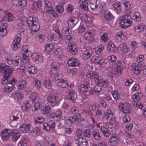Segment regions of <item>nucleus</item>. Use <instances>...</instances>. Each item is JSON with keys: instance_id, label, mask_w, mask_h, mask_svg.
<instances>
[{"instance_id": "6ab92c4d", "label": "nucleus", "mask_w": 146, "mask_h": 146, "mask_svg": "<svg viewBox=\"0 0 146 146\" xmlns=\"http://www.w3.org/2000/svg\"><path fill=\"white\" fill-rule=\"evenodd\" d=\"M11 131L9 129H5L2 132L1 137L3 140H7L9 138L11 135Z\"/></svg>"}, {"instance_id": "a211bd4d", "label": "nucleus", "mask_w": 146, "mask_h": 146, "mask_svg": "<svg viewBox=\"0 0 146 146\" xmlns=\"http://www.w3.org/2000/svg\"><path fill=\"white\" fill-rule=\"evenodd\" d=\"M31 125L30 124H23L20 126V130L23 133L28 132L31 128Z\"/></svg>"}, {"instance_id": "f03ea898", "label": "nucleus", "mask_w": 146, "mask_h": 146, "mask_svg": "<svg viewBox=\"0 0 146 146\" xmlns=\"http://www.w3.org/2000/svg\"><path fill=\"white\" fill-rule=\"evenodd\" d=\"M132 19L131 16L127 14L122 17L119 23L122 28L126 29L130 25Z\"/></svg>"}, {"instance_id": "6e6552de", "label": "nucleus", "mask_w": 146, "mask_h": 146, "mask_svg": "<svg viewBox=\"0 0 146 146\" xmlns=\"http://www.w3.org/2000/svg\"><path fill=\"white\" fill-rule=\"evenodd\" d=\"M77 46L73 42H70L68 44L67 49L69 52L72 54H76L77 52Z\"/></svg>"}, {"instance_id": "a19ab883", "label": "nucleus", "mask_w": 146, "mask_h": 146, "mask_svg": "<svg viewBox=\"0 0 146 146\" xmlns=\"http://www.w3.org/2000/svg\"><path fill=\"white\" fill-rule=\"evenodd\" d=\"M120 50L123 52H126L128 51L126 44L125 43H122L119 45Z\"/></svg>"}, {"instance_id": "a18cd8bd", "label": "nucleus", "mask_w": 146, "mask_h": 146, "mask_svg": "<svg viewBox=\"0 0 146 146\" xmlns=\"http://www.w3.org/2000/svg\"><path fill=\"white\" fill-rule=\"evenodd\" d=\"M133 18L136 21H139L141 19L139 13L138 12L135 13L133 15Z\"/></svg>"}, {"instance_id": "9b49d317", "label": "nucleus", "mask_w": 146, "mask_h": 146, "mask_svg": "<svg viewBox=\"0 0 146 146\" xmlns=\"http://www.w3.org/2000/svg\"><path fill=\"white\" fill-rule=\"evenodd\" d=\"M79 20L78 18L71 17L68 21V24L69 26L72 28L74 27L79 21Z\"/></svg>"}, {"instance_id": "4d7b16f0", "label": "nucleus", "mask_w": 146, "mask_h": 146, "mask_svg": "<svg viewBox=\"0 0 146 146\" xmlns=\"http://www.w3.org/2000/svg\"><path fill=\"white\" fill-rule=\"evenodd\" d=\"M55 9L56 11L60 13H62L64 11L63 7L60 5L56 6Z\"/></svg>"}, {"instance_id": "ea45409f", "label": "nucleus", "mask_w": 146, "mask_h": 146, "mask_svg": "<svg viewBox=\"0 0 146 146\" xmlns=\"http://www.w3.org/2000/svg\"><path fill=\"white\" fill-rule=\"evenodd\" d=\"M59 84L62 88H67L68 86V82L66 80L62 79L58 82Z\"/></svg>"}, {"instance_id": "58836bf2", "label": "nucleus", "mask_w": 146, "mask_h": 146, "mask_svg": "<svg viewBox=\"0 0 146 146\" xmlns=\"http://www.w3.org/2000/svg\"><path fill=\"white\" fill-rule=\"evenodd\" d=\"M31 9L33 11L34 13H35L39 11V6L36 1H34L33 3Z\"/></svg>"}, {"instance_id": "c9c22d12", "label": "nucleus", "mask_w": 146, "mask_h": 146, "mask_svg": "<svg viewBox=\"0 0 146 146\" xmlns=\"http://www.w3.org/2000/svg\"><path fill=\"white\" fill-rule=\"evenodd\" d=\"M44 8L47 11H50V9L52 7L51 6V3L48 0H45L44 1Z\"/></svg>"}, {"instance_id": "49530a36", "label": "nucleus", "mask_w": 146, "mask_h": 146, "mask_svg": "<svg viewBox=\"0 0 146 146\" xmlns=\"http://www.w3.org/2000/svg\"><path fill=\"white\" fill-rule=\"evenodd\" d=\"M53 48V45L50 44H46L44 47V50L47 52H50Z\"/></svg>"}, {"instance_id": "dca6fc26", "label": "nucleus", "mask_w": 146, "mask_h": 146, "mask_svg": "<svg viewBox=\"0 0 146 146\" xmlns=\"http://www.w3.org/2000/svg\"><path fill=\"white\" fill-rule=\"evenodd\" d=\"M7 24L5 23L3 24L0 27V36H3L6 35L7 33Z\"/></svg>"}, {"instance_id": "2f4dec72", "label": "nucleus", "mask_w": 146, "mask_h": 146, "mask_svg": "<svg viewBox=\"0 0 146 146\" xmlns=\"http://www.w3.org/2000/svg\"><path fill=\"white\" fill-rule=\"evenodd\" d=\"M5 19L6 21L8 22H11L13 19V17L12 14L10 12L7 13V12L4 16Z\"/></svg>"}, {"instance_id": "338daca9", "label": "nucleus", "mask_w": 146, "mask_h": 146, "mask_svg": "<svg viewBox=\"0 0 146 146\" xmlns=\"http://www.w3.org/2000/svg\"><path fill=\"white\" fill-rule=\"evenodd\" d=\"M74 9L73 6L71 4H69L66 8V11L69 13H70Z\"/></svg>"}, {"instance_id": "09e8293b", "label": "nucleus", "mask_w": 146, "mask_h": 146, "mask_svg": "<svg viewBox=\"0 0 146 146\" xmlns=\"http://www.w3.org/2000/svg\"><path fill=\"white\" fill-rule=\"evenodd\" d=\"M86 40L89 41H92L93 39V37L91 34H89V33H86L84 35Z\"/></svg>"}, {"instance_id": "c756f323", "label": "nucleus", "mask_w": 146, "mask_h": 146, "mask_svg": "<svg viewBox=\"0 0 146 146\" xmlns=\"http://www.w3.org/2000/svg\"><path fill=\"white\" fill-rule=\"evenodd\" d=\"M145 27L144 25L139 24L135 27L134 30L136 32H141L143 31Z\"/></svg>"}, {"instance_id": "5fc2aeb1", "label": "nucleus", "mask_w": 146, "mask_h": 146, "mask_svg": "<svg viewBox=\"0 0 146 146\" xmlns=\"http://www.w3.org/2000/svg\"><path fill=\"white\" fill-rule=\"evenodd\" d=\"M38 96L37 93L33 92L30 95V98L32 102H34L35 101Z\"/></svg>"}, {"instance_id": "bb28decb", "label": "nucleus", "mask_w": 146, "mask_h": 146, "mask_svg": "<svg viewBox=\"0 0 146 146\" xmlns=\"http://www.w3.org/2000/svg\"><path fill=\"white\" fill-rule=\"evenodd\" d=\"M76 120L79 121V118L77 117L76 115H73L69 116L66 120V121L68 124H71L74 123Z\"/></svg>"}, {"instance_id": "e433bc0d", "label": "nucleus", "mask_w": 146, "mask_h": 146, "mask_svg": "<svg viewBox=\"0 0 146 146\" xmlns=\"http://www.w3.org/2000/svg\"><path fill=\"white\" fill-rule=\"evenodd\" d=\"M141 67L139 66L138 64H137L133 66L132 70L134 73L138 74L141 72Z\"/></svg>"}, {"instance_id": "4be33fe9", "label": "nucleus", "mask_w": 146, "mask_h": 146, "mask_svg": "<svg viewBox=\"0 0 146 146\" xmlns=\"http://www.w3.org/2000/svg\"><path fill=\"white\" fill-rule=\"evenodd\" d=\"M86 76L90 77L92 79L95 80L96 78H99V73L96 72L90 71L87 72L86 74Z\"/></svg>"}, {"instance_id": "680f3d73", "label": "nucleus", "mask_w": 146, "mask_h": 146, "mask_svg": "<svg viewBox=\"0 0 146 146\" xmlns=\"http://www.w3.org/2000/svg\"><path fill=\"white\" fill-rule=\"evenodd\" d=\"M27 141V139L22 138V141L18 143V146H27L26 142Z\"/></svg>"}, {"instance_id": "0eeeda50", "label": "nucleus", "mask_w": 146, "mask_h": 146, "mask_svg": "<svg viewBox=\"0 0 146 146\" xmlns=\"http://www.w3.org/2000/svg\"><path fill=\"white\" fill-rule=\"evenodd\" d=\"M55 122L50 120L48 123H44L43 125V129L45 131H49L51 129H53L55 126Z\"/></svg>"}, {"instance_id": "72a5a7b5", "label": "nucleus", "mask_w": 146, "mask_h": 146, "mask_svg": "<svg viewBox=\"0 0 146 146\" xmlns=\"http://www.w3.org/2000/svg\"><path fill=\"white\" fill-rule=\"evenodd\" d=\"M20 115V114L17 113V111L13 112V115L10 117V121L17 120Z\"/></svg>"}, {"instance_id": "ddd939ff", "label": "nucleus", "mask_w": 146, "mask_h": 146, "mask_svg": "<svg viewBox=\"0 0 146 146\" xmlns=\"http://www.w3.org/2000/svg\"><path fill=\"white\" fill-rule=\"evenodd\" d=\"M62 111L61 110H58L52 113L51 115V117L54 120L58 121L61 118Z\"/></svg>"}, {"instance_id": "b1692460", "label": "nucleus", "mask_w": 146, "mask_h": 146, "mask_svg": "<svg viewBox=\"0 0 146 146\" xmlns=\"http://www.w3.org/2000/svg\"><path fill=\"white\" fill-rule=\"evenodd\" d=\"M67 98L72 100H74L77 97L76 94L73 90H70L66 92Z\"/></svg>"}, {"instance_id": "1a4fd4ad", "label": "nucleus", "mask_w": 146, "mask_h": 146, "mask_svg": "<svg viewBox=\"0 0 146 146\" xmlns=\"http://www.w3.org/2000/svg\"><path fill=\"white\" fill-rule=\"evenodd\" d=\"M58 99V97L54 96H50L47 97L48 101L50 103L51 105L53 107L58 105L59 103Z\"/></svg>"}, {"instance_id": "a878e982", "label": "nucleus", "mask_w": 146, "mask_h": 146, "mask_svg": "<svg viewBox=\"0 0 146 146\" xmlns=\"http://www.w3.org/2000/svg\"><path fill=\"white\" fill-rule=\"evenodd\" d=\"M92 136L95 139L99 141L101 140L102 137L98 130L96 129L93 130L92 132Z\"/></svg>"}, {"instance_id": "c03bdc74", "label": "nucleus", "mask_w": 146, "mask_h": 146, "mask_svg": "<svg viewBox=\"0 0 146 146\" xmlns=\"http://www.w3.org/2000/svg\"><path fill=\"white\" fill-rule=\"evenodd\" d=\"M27 86V82L25 80L21 81L20 82L18 86V88L19 89L22 90L25 88Z\"/></svg>"}, {"instance_id": "39448f33", "label": "nucleus", "mask_w": 146, "mask_h": 146, "mask_svg": "<svg viewBox=\"0 0 146 146\" xmlns=\"http://www.w3.org/2000/svg\"><path fill=\"white\" fill-rule=\"evenodd\" d=\"M21 37L20 34L18 33L15 35L11 46L13 50H16L20 47L19 43L21 40Z\"/></svg>"}, {"instance_id": "e2e57ef3", "label": "nucleus", "mask_w": 146, "mask_h": 146, "mask_svg": "<svg viewBox=\"0 0 146 146\" xmlns=\"http://www.w3.org/2000/svg\"><path fill=\"white\" fill-rule=\"evenodd\" d=\"M108 39V36L106 34H104L101 36L100 40L104 42H107Z\"/></svg>"}, {"instance_id": "393cba45", "label": "nucleus", "mask_w": 146, "mask_h": 146, "mask_svg": "<svg viewBox=\"0 0 146 146\" xmlns=\"http://www.w3.org/2000/svg\"><path fill=\"white\" fill-rule=\"evenodd\" d=\"M107 48L110 52L114 53L116 52L117 51V47H115L114 44L111 42H109L108 44Z\"/></svg>"}, {"instance_id": "2eb2a0df", "label": "nucleus", "mask_w": 146, "mask_h": 146, "mask_svg": "<svg viewBox=\"0 0 146 146\" xmlns=\"http://www.w3.org/2000/svg\"><path fill=\"white\" fill-rule=\"evenodd\" d=\"M76 140V143L79 146H87L88 145L87 140L81 137H77Z\"/></svg>"}, {"instance_id": "052dcab7", "label": "nucleus", "mask_w": 146, "mask_h": 146, "mask_svg": "<svg viewBox=\"0 0 146 146\" xmlns=\"http://www.w3.org/2000/svg\"><path fill=\"white\" fill-rule=\"evenodd\" d=\"M27 3V0H19V6H20L21 7L23 8L26 6Z\"/></svg>"}, {"instance_id": "37998d69", "label": "nucleus", "mask_w": 146, "mask_h": 146, "mask_svg": "<svg viewBox=\"0 0 146 146\" xmlns=\"http://www.w3.org/2000/svg\"><path fill=\"white\" fill-rule=\"evenodd\" d=\"M30 106V104L28 102H25L22 105V109L23 111H27L29 109Z\"/></svg>"}, {"instance_id": "c85d7f7f", "label": "nucleus", "mask_w": 146, "mask_h": 146, "mask_svg": "<svg viewBox=\"0 0 146 146\" xmlns=\"http://www.w3.org/2000/svg\"><path fill=\"white\" fill-rule=\"evenodd\" d=\"M100 129L104 135L106 137H108L111 134V132L110 131L106 126H102Z\"/></svg>"}, {"instance_id": "4c0bfd02", "label": "nucleus", "mask_w": 146, "mask_h": 146, "mask_svg": "<svg viewBox=\"0 0 146 146\" xmlns=\"http://www.w3.org/2000/svg\"><path fill=\"white\" fill-rule=\"evenodd\" d=\"M62 34L65 36H66L68 35L71 34V31L68 27H64L61 31Z\"/></svg>"}, {"instance_id": "79ce46f5", "label": "nucleus", "mask_w": 146, "mask_h": 146, "mask_svg": "<svg viewBox=\"0 0 146 146\" xmlns=\"http://www.w3.org/2000/svg\"><path fill=\"white\" fill-rule=\"evenodd\" d=\"M104 17L106 20L110 21L112 19L113 16L111 12L109 11H108L104 14Z\"/></svg>"}, {"instance_id": "8fccbe9b", "label": "nucleus", "mask_w": 146, "mask_h": 146, "mask_svg": "<svg viewBox=\"0 0 146 146\" xmlns=\"http://www.w3.org/2000/svg\"><path fill=\"white\" fill-rule=\"evenodd\" d=\"M13 88L12 86L7 84L5 86L4 89V92L7 93H9L12 91Z\"/></svg>"}, {"instance_id": "20e7f679", "label": "nucleus", "mask_w": 146, "mask_h": 146, "mask_svg": "<svg viewBox=\"0 0 146 146\" xmlns=\"http://www.w3.org/2000/svg\"><path fill=\"white\" fill-rule=\"evenodd\" d=\"M78 90L79 91L82 93H86V95H89L92 94L90 88L87 85L84 84H81L78 86Z\"/></svg>"}, {"instance_id": "7c9ffc66", "label": "nucleus", "mask_w": 146, "mask_h": 146, "mask_svg": "<svg viewBox=\"0 0 146 146\" xmlns=\"http://www.w3.org/2000/svg\"><path fill=\"white\" fill-rule=\"evenodd\" d=\"M92 54L91 50L87 49L85 51L83 55V58L84 60H87L91 56Z\"/></svg>"}, {"instance_id": "f257e3e1", "label": "nucleus", "mask_w": 146, "mask_h": 146, "mask_svg": "<svg viewBox=\"0 0 146 146\" xmlns=\"http://www.w3.org/2000/svg\"><path fill=\"white\" fill-rule=\"evenodd\" d=\"M27 23L30 29L33 31H36L40 28L38 19L36 17L31 16L27 19Z\"/></svg>"}, {"instance_id": "412c9836", "label": "nucleus", "mask_w": 146, "mask_h": 146, "mask_svg": "<svg viewBox=\"0 0 146 146\" xmlns=\"http://www.w3.org/2000/svg\"><path fill=\"white\" fill-rule=\"evenodd\" d=\"M100 2V0H90V5L91 9L94 10L96 9Z\"/></svg>"}, {"instance_id": "774afa93", "label": "nucleus", "mask_w": 146, "mask_h": 146, "mask_svg": "<svg viewBox=\"0 0 146 146\" xmlns=\"http://www.w3.org/2000/svg\"><path fill=\"white\" fill-rule=\"evenodd\" d=\"M35 120L36 123H42L44 121V118L42 117H36L35 119Z\"/></svg>"}, {"instance_id": "f704fd0d", "label": "nucleus", "mask_w": 146, "mask_h": 146, "mask_svg": "<svg viewBox=\"0 0 146 146\" xmlns=\"http://www.w3.org/2000/svg\"><path fill=\"white\" fill-rule=\"evenodd\" d=\"M41 113L44 114H48L51 112L50 107L49 106L43 107L41 109Z\"/></svg>"}, {"instance_id": "de8ad7c7", "label": "nucleus", "mask_w": 146, "mask_h": 146, "mask_svg": "<svg viewBox=\"0 0 146 146\" xmlns=\"http://www.w3.org/2000/svg\"><path fill=\"white\" fill-rule=\"evenodd\" d=\"M28 71L30 74H35L37 72V69L35 66H31L28 68Z\"/></svg>"}, {"instance_id": "4468645a", "label": "nucleus", "mask_w": 146, "mask_h": 146, "mask_svg": "<svg viewBox=\"0 0 146 146\" xmlns=\"http://www.w3.org/2000/svg\"><path fill=\"white\" fill-rule=\"evenodd\" d=\"M32 57L33 61L36 64L41 62L43 59L42 56L41 54H38L36 53L33 54L32 55Z\"/></svg>"}, {"instance_id": "69168bd1", "label": "nucleus", "mask_w": 146, "mask_h": 146, "mask_svg": "<svg viewBox=\"0 0 146 146\" xmlns=\"http://www.w3.org/2000/svg\"><path fill=\"white\" fill-rule=\"evenodd\" d=\"M99 7L101 11H104L107 9L106 5L104 3H102Z\"/></svg>"}, {"instance_id": "7ed1b4c3", "label": "nucleus", "mask_w": 146, "mask_h": 146, "mask_svg": "<svg viewBox=\"0 0 146 146\" xmlns=\"http://www.w3.org/2000/svg\"><path fill=\"white\" fill-rule=\"evenodd\" d=\"M13 69L7 65L5 63L0 64V72H3V74L6 77H9L11 76Z\"/></svg>"}, {"instance_id": "9d476101", "label": "nucleus", "mask_w": 146, "mask_h": 146, "mask_svg": "<svg viewBox=\"0 0 146 146\" xmlns=\"http://www.w3.org/2000/svg\"><path fill=\"white\" fill-rule=\"evenodd\" d=\"M125 67V64L123 61L118 62L117 63V66L116 68V72L119 75L122 74L121 72Z\"/></svg>"}, {"instance_id": "423d86ee", "label": "nucleus", "mask_w": 146, "mask_h": 146, "mask_svg": "<svg viewBox=\"0 0 146 146\" xmlns=\"http://www.w3.org/2000/svg\"><path fill=\"white\" fill-rule=\"evenodd\" d=\"M118 107L121 110H122L125 113H130L131 112V106L129 103L119 104Z\"/></svg>"}, {"instance_id": "13d9d810", "label": "nucleus", "mask_w": 146, "mask_h": 146, "mask_svg": "<svg viewBox=\"0 0 146 146\" xmlns=\"http://www.w3.org/2000/svg\"><path fill=\"white\" fill-rule=\"evenodd\" d=\"M84 135L88 137H90L91 136L92 132L89 129H87L85 130L83 132Z\"/></svg>"}, {"instance_id": "3c124183", "label": "nucleus", "mask_w": 146, "mask_h": 146, "mask_svg": "<svg viewBox=\"0 0 146 146\" xmlns=\"http://www.w3.org/2000/svg\"><path fill=\"white\" fill-rule=\"evenodd\" d=\"M40 129L39 127H36L34 128L31 131V133L33 136H36L40 131Z\"/></svg>"}, {"instance_id": "6e6d98bb", "label": "nucleus", "mask_w": 146, "mask_h": 146, "mask_svg": "<svg viewBox=\"0 0 146 146\" xmlns=\"http://www.w3.org/2000/svg\"><path fill=\"white\" fill-rule=\"evenodd\" d=\"M22 59L20 57L18 56L17 59L14 60L13 64L15 66H18L20 65L22 63Z\"/></svg>"}, {"instance_id": "aec40b11", "label": "nucleus", "mask_w": 146, "mask_h": 146, "mask_svg": "<svg viewBox=\"0 0 146 146\" xmlns=\"http://www.w3.org/2000/svg\"><path fill=\"white\" fill-rule=\"evenodd\" d=\"M11 133L12 140L16 141L19 138L21 133L18 130L16 129L13 130Z\"/></svg>"}, {"instance_id": "f3484780", "label": "nucleus", "mask_w": 146, "mask_h": 146, "mask_svg": "<svg viewBox=\"0 0 146 146\" xmlns=\"http://www.w3.org/2000/svg\"><path fill=\"white\" fill-rule=\"evenodd\" d=\"M67 63L69 65L72 67L79 66L80 64L79 60L73 58H69L68 61Z\"/></svg>"}, {"instance_id": "bf43d9fd", "label": "nucleus", "mask_w": 146, "mask_h": 146, "mask_svg": "<svg viewBox=\"0 0 146 146\" xmlns=\"http://www.w3.org/2000/svg\"><path fill=\"white\" fill-rule=\"evenodd\" d=\"M56 32L58 34V40L60 41H61L64 38V35L62 34H61L59 31V30L56 29V30H55Z\"/></svg>"}, {"instance_id": "603ef678", "label": "nucleus", "mask_w": 146, "mask_h": 146, "mask_svg": "<svg viewBox=\"0 0 146 146\" xmlns=\"http://www.w3.org/2000/svg\"><path fill=\"white\" fill-rule=\"evenodd\" d=\"M102 87L99 85H96L94 87L93 92L96 94L99 93L102 90Z\"/></svg>"}, {"instance_id": "864d4df0", "label": "nucleus", "mask_w": 146, "mask_h": 146, "mask_svg": "<svg viewBox=\"0 0 146 146\" xmlns=\"http://www.w3.org/2000/svg\"><path fill=\"white\" fill-rule=\"evenodd\" d=\"M57 36L55 34H50L48 36V39L50 40H55L57 38Z\"/></svg>"}, {"instance_id": "cd10ccee", "label": "nucleus", "mask_w": 146, "mask_h": 146, "mask_svg": "<svg viewBox=\"0 0 146 146\" xmlns=\"http://www.w3.org/2000/svg\"><path fill=\"white\" fill-rule=\"evenodd\" d=\"M121 3L119 1L115 2L112 5L115 10L116 11L117 13L120 12L121 11Z\"/></svg>"}, {"instance_id": "f8f14e48", "label": "nucleus", "mask_w": 146, "mask_h": 146, "mask_svg": "<svg viewBox=\"0 0 146 146\" xmlns=\"http://www.w3.org/2000/svg\"><path fill=\"white\" fill-rule=\"evenodd\" d=\"M138 96V94L137 95L136 94L133 95L132 97H134L135 100L133 101L132 103L133 106L135 107L141 109L143 107V106L142 105L137 101L140 99V97H139Z\"/></svg>"}, {"instance_id": "473e14b6", "label": "nucleus", "mask_w": 146, "mask_h": 146, "mask_svg": "<svg viewBox=\"0 0 146 146\" xmlns=\"http://www.w3.org/2000/svg\"><path fill=\"white\" fill-rule=\"evenodd\" d=\"M110 142L111 143V145L114 146L117 144L118 141V139L117 137L115 136H111L109 138Z\"/></svg>"}, {"instance_id": "5701e85b", "label": "nucleus", "mask_w": 146, "mask_h": 146, "mask_svg": "<svg viewBox=\"0 0 146 146\" xmlns=\"http://www.w3.org/2000/svg\"><path fill=\"white\" fill-rule=\"evenodd\" d=\"M104 59L102 56H96L95 58L94 62L96 64L102 65L104 64Z\"/></svg>"}, {"instance_id": "0e129e2a", "label": "nucleus", "mask_w": 146, "mask_h": 146, "mask_svg": "<svg viewBox=\"0 0 146 146\" xmlns=\"http://www.w3.org/2000/svg\"><path fill=\"white\" fill-rule=\"evenodd\" d=\"M88 4L87 3H81L80 5V7L82 8L83 9L85 10H88Z\"/></svg>"}]
</instances>
